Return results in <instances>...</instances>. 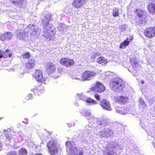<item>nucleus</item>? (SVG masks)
<instances>
[{
	"label": "nucleus",
	"instance_id": "obj_1",
	"mask_svg": "<svg viewBox=\"0 0 155 155\" xmlns=\"http://www.w3.org/2000/svg\"><path fill=\"white\" fill-rule=\"evenodd\" d=\"M89 120L88 126L91 128L99 130V135L101 137H110L113 135V130L112 129L115 127L117 122L113 123L106 119L103 120L98 119L93 116L87 118Z\"/></svg>",
	"mask_w": 155,
	"mask_h": 155
},
{
	"label": "nucleus",
	"instance_id": "obj_2",
	"mask_svg": "<svg viewBox=\"0 0 155 155\" xmlns=\"http://www.w3.org/2000/svg\"><path fill=\"white\" fill-rule=\"evenodd\" d=\"M110 85L112 90L118 93L123 92L125 87L124 81L117 77H114L111 80Z\"/></svg>",
	"mask_w": 155,
	"mask_h": 155
},
{
	"label": "nucleus",
	"instance_id": "obj_3",
	"mask_svg": "<svg viewBox=\"0 0 155 155\" xmlns=\"http://www.w3.org/2000/svg\"><path fill=\"white\" fill-rule=\"evenodd\" d=\"M124 145L117 142H110L108 143L105 148L104 155H116V150L122 149Z\"/></svg>",
	"mask_w": 155,
	"mask_h": 155
},
{
	"label": "nucleus",
	"instance_id": "obj_4",
	"mask_svg": "<svg viewBox=\"0 0 155 155\" xmlns=\"http://www.w3.org/2000/svg\"><path fill=\"white\" fill-rule=\"evenodd\" d=\"M127 98L123 96H120L118 97L116 103L114 104V105L116 108L117 112L119 113L125 115L126 114L129 113L130 111L126 109V107H121L118 106V105L119 104H125L127 101Z\"/></svg>",
	"mask_w": 155,
	"mask_h": 155
},
{
	"label": "nucleus",
	"instance_id": "obj_5",
	"mask_svg": "<svg viewBox=\"0 0 155 155\" xmlns=\"http://www.w3.org/2000/svg\"><path fill=\"white\" fill-rule=\"evenodd\" d=\"M66 145V150L69 155H83V149L80 147L76 148L74 142L67 141Z\"/></svg>",
	"mask_w": 155,
	"mask_h": 155
},
{
	"label": "nucleus",
	"instance_id": "obj_6",
	"mask_svg": "<svg viewBox=\"0 0 155 155\" xmlns=\"http://www.w3.org/2000/svg\"><path fill=\"white\" fill-rule=\"evenodd\" d=\"M56 142L51 140L47 143V147L48 151L51 155H58V150L57 148V144Z\"/></svg>",
	"mask_w": 155,
	"mask_h": 155
},
{
	"label": "nucleus",
	"instance_id": "obj_7",
	"mask_svg": "<svg viewBox=\"0 0 155 155\" xmlns=\"http://www.w3.org/2000/svg\"><path fill=\"white\" fill-rule=\"evenodd\" d=\"M16 36L18 39L25 41L27 42L29 40V34L22 30H18L17 31Z\"/></svg>",
	"mask_w": 155,
	"mask_h": 155
},
{
	"label": "nucleus",
	"instance_id": "obj_8",
	"mask_svg": "<svg viewBox=\"0 0 155 155\" xmlns=\"http://www.w3.org/2000/svg\"><path fill=\"white\" fill-rule=\"evenodd\" d=\"M91 130L90 129L88 130H84L83 133L79 134V137L82 142L86 143L87 142L88 138L92 135Z\"/></svg>",
	"mask_w": 155,
	"mask_h": 155
},
{
	"label": "nucleus",
	"instance_id": "obj_9",
	"mask_svg": "<svg viewBox=\"0 0 155 155\" xmlns=\"http://www.w3.org/2000/svg\"><path fill=\"white\" fill-rule=\"evenodd\" d=\"M96 72L94 71H85L82 74L81 78L82 81H88L91 80L97 74Z\"/></svg>",
	"mask_w": 155,
	"mask_h": 155
},
{
	"label": "nucleus",
	"instance_id": "obj_10",
	"mask_svg": "<svg viewBox=\"0 0 155 155\" xmlns=\"http://www.w3.org/2000/svg\"><path fill=\"white\" fill-rule=\"evenodd\" d=\"M60 63L66 67H71L74 65V61L72 59L68 58H62L60 60Z\"/></svg>",
	"mask_w": 155,
	"mask_h": 155
},
{
	"label": "nucleus",
	"instance_id": "obj_11",
	"mask_svg": "<svg viewBox=\"0 0 155 155\" xmlns=\"http://www.w3.org/2000/svg\"><path fill=\"white\" fill-rule=\"evenodd\" d=\"M99 104L104 110L108 111L112 110L109 101L105 99H101L100 101Z\"/></svg>",
	"mask_w": 155,
	"mask_h": 155
},
{
	"label": "nucleus",
	"instance_id": "obj_12",
	"mask_svg": "<svg viewBox=\"0 0 155 155\" xmlns=\"http://www.w3.org/2000/svg\"><path fill=\"white\" fill-rule=\"evenodd\" d=\"M77 98L79 100H81L82 101H85L87 103L90 104H96L97 103L95 101L90 97H87L82 94H77Z\"/></svg>",
	"mask_w": 155,
	"mask_h": 155
},
{
	"label": "nucleus",
	"instance_id": "obj_13",
	"mask_svg": "<svg viewBox=\"0 0 155 155\" xmlns=\"http://www.w3.org/2000/svg\"><path fill=\"white\" fill-rule=\"evenodd\" d=\"M92 90L98 92H102L105 90V87L101 83L97 81L95 86L92 88Z\"/></svg>",
	"mask_w": 155,
	"mask_h": 155
},
{
	"label": "nucleus",
	"instance_id": "obj_14",
	"mask_svg": "<svg viewBox=\"0 0 155 155\" xmlns=\"http://www.w3.org/2000/svg\"><path fill=\"white\" fill-rule=\"evenodd\" d=\"M137 61V59L134 58H133L130 60L133 68L136 72L138 71L141 68V66L138 63Z\"/></svg>",
	"mask_w": 155,
	"mask_h": 155
},
{
	"label": "nucleus",
	"instance_id": "obj_15",
	"mask_svg": "<svg viewBox=\"0 0 155 155\" xmlns=\"http://www.w3.org/2000/svg\"><path fill=\"white\" fill-rule=\"evenodd\" d=\"M33 77L38 82H43L45 80L42 71L40 70H37L35 71Z\"/></svg>",
	"mask_w": 155,
	"mask_h": 155
},
{
	"label": "nucleus",
	"instance_id": "obj_16",
	"mask_svg": "<svg viewBox=\"0 0 155 155\" xmlns=\"http://www.w3.org/2000/svg\"><path fill=\"white\" fill-rule=\"evenodd\" d=\"M145 35L147 37L151 38L155 35V27H150L146 29L145 31Z\"/></svg>",
	"mask_w": 155,
	"mask_h": 155
},
{
	"label": "nucleus",
	"instance_id": "obj_17",
	"mask_svg": "<svg viewBox=\"0 0 155 155\" xmlns=\"http://www.w3.org/2000/svg\"><path fill=\"white\" fill-rule=\"evenodd\" d=\"M85 2V0H73L72 5L75 8H80L84 5Z\"/></svg>",
	"mask_w": 155,
	"mask_h": 155
},
{
	"label": "nucleus",
	"instance_id": "obj_18",
	"mask_svg": "<svg viewBox=\"0 0 155 155\" xmlns=\"http://www.w3.org/2000/svg\"><path fill=\"white\" fill-rule=\"evenodd\" d=\"M35 60L34 58H30L28 60V62L25 63V66L28 69H32L35 65Z\"/></svg>",
	"mask_w": 155,
	"mask_h": 155
},
{
	"label": "nucleus",
	"instance_id": "obj_19",
	"mask_svg": "<svg viewBox=\"0 0 155 155\" xmlns=\"http://www.w3.org/2000/svg\"><path fill=\"white\" fill-rule=\"evenodd\" d=\"M47 69L51 74L53 75V74L56 71L55 65L52 63H49L47 65Z\"/></svg>",
	"mask_w": 155,
	"mask_h": 155
},
{
	"label": "nucleus",
	"instance_id": "obj_20",
	"mask_svg": "<svg viewBox=\"0 0 155 155\" xmlns=\"http://www.w3.org/2000/svg\"><path fill=\"white\" fill-rule=\"evenodd\" d=\"M63 71V69L61 67H59L57 69V72L56 71L51 76L54 78H57L60 76Z\"/></svg>",
	"mask_w": 155,
	"mask_h": 155
},
{
	"label": "nucleus",
	"instance_id": "obj_21",
	"mask_svg": "<svg viewBox=\"0 0 155 155\" xmlns=\"http://www.w3.org/2000/svg\"><path fill=\"white\" fill-rule=\"evenodd\" d=\"M148 9L149 12L155 14V4L152 3H150L148 6Z\"/></svg>",
	"mask_w": 155,
	"mask_h": 155
},
{
	"label": "nucleus",
	"instance_id": "obj_22",
	"mask_svg": "<svg viewBox=\"0 0 155 155\" xmlns=\"http://www.w3.org/2000/svg\"><path fill=\"white\" fill-rule=\"evenodd\" d=\"M3 56L4 58H10L12 56V54L11 51L9 49H7L5 51H3L2 52Z\"/></svg>",
	"mask_w": 155,
	"mask_h": 155
},
{
	"label": "nucleus",
	"instance_id": "obj_23",
	"mask_svg": "<svg viewBox=\"0 0 155 155\" xmlns=\"http://www.w3.org/2000/svg\"><path fill=\"white\" fill-rule=\"evenodd\" d=\"M97 61L99 64H102V65L106 64L108 62L107 60L104 57L101 56L97 58Z\"/></svg>",
	"mask_w": 155,
	"mask_h": 155
},
{
	"label": "nucleus",
	"instance_id": "obj_24",
	"mask_svg": "<svg viewBox=\"0 0 155 155\" xmlns=\"http://www.w3.org/2000/svg\"><path fill=\"white\" fill-rule=\"evenodd\" d=\"M129 39L128 38H127V39L124 40L122 43H121L119 48H125L126 46L129 45L130 41L129 40Z\"/></svg>",
	"mask_w": 155,
	"mask_h": 155
},
{
	"label": "nucleus",
	"instance_id": "obj_25",
	"mask_svg": "<svg viewBox=\"0 0 155 155\" xmlns=\"http://www.w3.org/2000/svg\"><path fill=\"white\" fill-rule=\"evenodd\" d=\"M42 36L45 38H50L51 35L50 34L49 32L47 31V28H45L43 31Z\"/></svg>",
	"mask_w": 155,
	"mask_h": 155
},
{
	"label": "nucleus",
	"instance_id": "obj_26",
	"mask_svg": "<svg viewBox=\"0 0 155 155\" xmlns=\"http://www.w3.org/2000/svg\"><path fill=\"white\" fill-rule=\"evenodd\" d=\"M23 1V0H11V2L12 3L18 6L21 5Z\"/></svg>",
	"mask_w": 155,
	"mask_h": 155
},
{
	"label": "nucleus",
	"instance_id": "obj_27",
	"mask_svg": "<svg viewBox=\"0 0 155 155\" xmlns=\"http://www.w3.org/2000/svg\"><path fill=\"white\" fill-rule=\"evenodd\" d=\"M19 155H27L28 151L27 150L24 148H21L18 150Z\"/></svg>",
	"mask_w": 155,
	"mask_h": 155
},
{
	"label": "nucleus",
	"instance_id": "obj_28",
	"mask_svg": "<svg viewBox=\"0 0 155 155\" xmlns=\"http://www.w3.org/2000/svg\"><path fill=\"white\" fill-rule=\"evenodd\" d=\"M43 22V25L47 28V27L49 25V22L48 18H47L45 17L44 19L42 20Z\"/></svg>",
	"mask_w": 155,
	"mask_h": 155
},
{
	"label": "nucleus",
	"instance_id": "obj_29",
	"mask_svg": "<svg viewBox=\"0 0 155 155\" xmlns=\"http://www.w3.org/2000/svg\"><path fill=\"white\" fill-rule=\"evenodd\" d=\"M126 151L124 155H134L133 153H134V151L131 150L129 147H126Z\"/></svg>",
	"mask_w": 155,
	"mask_h": 155
},
{
	"label": "nucleus",
	"instance_id": "obj_30",
	"mask_svg": "<svg viewBox=\"0 0 155 155\" xmlns=\"http://www.w3.org/2000/svg\"><path fill=\"white\" fill-rule=\"evenodd\" d=\"M139 106L140 108H144L146 107L145 102L141 98L139 100Z\"/></svg>",
	"mask_w": 155,
	"mask_h": 155
},
{
	"label": "nucleus",
	"instance_id": "obj_31",
	"mask_svg": "<svg viewBox=\"0 0 155 155\" xmlns=\"http://www.w3.org/2000/svg\"><path fill=\"white\" fill-rule=\"evenodd\" d=\"M119 11V10L118 8H114L113 9V16L114 17L118 16L119 15V13H118Z\"/></svg>",
	"mask_w": 155,
	"mask_h": 155
},
{
	"label": "nucleus",
	"instance_id": "obj_32",
	"mask_svg": "<svg viewBox=\"0 0 155 155\" xmlns=\"http://www.w3.org/2000/svg\"><path fill=\"white\" fill-rule=\"evenodd\" d=\"M6 39H11L12 37V34L10 32H7L5 33Z\"/></svg>",
	"mask_w": 155,
	"mask_h": 155
},
{
	"label": "nucleus",
	"instance_id": "obj_33",
	"mask_svg": "<svg viewBox=\"0 0 155 155\" xmlns=\"http://www.w3.org/2000/svg\"><path fill=\"white\" fill-rule=\"evenodd\" d=\"M127 27V25H122L120 26L119 29L121 31L123 32L124 31H126V28Z\"/></svg>",
	"mask_w": 155,
	"mask_h": 155
},
{
	"label": "nucleus",
	"instance_id": "obj_34",
	"mask_svg": "<svg viewBox=\"0 0 155 155\" xmlns=\"http://www.w3.org/2000/svg\"><path fill=\"white\" fill-rule=\"evenodd\" d=\"M81 113V114L85 117L88 116L91 114L90 112L87 110H83Z\"/></svg>",
	"mask_w": 155,
	"mask_h": 155
},
{
	"label": "nucleus",
	"instance_id": "obj_35",
	"mask_svg": "<svg viewBox=\"0 0 155 155\" xmlns=\"http://www.w3.org/2000/svg\"><path fill=\"white\" fill-rule=\"evenodd\" d=\"M136 14L137 16H139L140 18H141L143 16V12L141 10L139 11L138 10H136Z\"/></svg>",
	"mask_w": 155,
	"mask_h": 155
},
{
	"label": "nucleus",
	"instance_id": "obj_36",
	"mask_svg": "<svg viewBox=\"0 0 155 155\" xmlns=\"http://www.w3.org/2000/svg\"><path fill=\"white\" fill-rule=\"evenodd\" d=\"M23 58H30V55L29 52H27L23 54L22 55Z\"/></svg>",
	"mask_w": 155,
	"mask_h": 155
},
{
	"label": "nucleus",
	"instance_id": "obj_37",
	"mask_svg": "<svg viewBox=\"0 0 155 155\" xmlns=\"http://www.w3.org/2000/svg\"><path fill=\"white\" fill-rule=\"evenodd\" d=\"M64 25V24L63 23H58V28L59 31H61V29H63Z\"/></svg>",
	"mask_w": 155,
	"mask_h": 155
},
{
	"label": "nucleus",
	"instance_id": "obj_38",
	"mask_svg": "<svg viewBox=\"0 0 155 155\" xmlns=\"http://www.w3.org/2000/svg\"><path fill=\"white\" fill-rule=\"evenodd\" d=\"M5 35V33L4 34H2L0 35V39L2 41H4L6 39Z\"/></svg>",
	"mask_w": 155,
	"mask_h": 155
},
{
	"label": "nucleus",
	"instance_id": "obj_39",
	"mask_svg": "<svg viewBox=\"0 0 155 155\" xmlns=\"http://www.w3.org/2000/svg\"><path fill=\"white\" fill-rule=\"evenodd\" d=\"M17 152L15 151H11L9 152L7 154V155H17Z\"/></svg>",
	"mask_w": 155,
	"mask_h": 155
},
{
	"label": "nucleus",
	"instance_id": "obj_40",
	"mask_svg": "<svg viewBox=\"0 0 155 155\" xmlns=\"http://www.w3.org/2000/svg\"><path fill=\"white\" fill-rule=\"evenodd\" d=\"M71 77L72 78V79H77V80H78L80 81H82V79H81V78H78V77H77L76 76H71Z\"/></svg>",
	"mask_w": 155,
	"mask_h": 155
},
{
	"label": "nucleus",
	"instance_id": "obj_41",
	"mask_svg": "<svg viewBox=\"0 0 155 155\" xmlns=\"http://www.w3.org/2000/svg\"><path fill=\"white\" fill-rule=\"evenodd\" d=\"M71 77L72 78V79H77V80H78L80 81H82V79H81V78H78V77H77L76 76H71Z\"/></svg>",
	"mask_w": 155,
	"mask_h": 155
},
{
	"label": "nucleus",
	"instance_id": "obj_42",
	"mask_svg": "<svg viewBox=\"0 0 155 155\" xmlns=\"http://www.w3.org/2000/svg\"><path fill=\"white\" fill-rule=\"evenodd\" d=\"M32 94H30L28 95V96L26 97L25 99L27 100H29L32 98Z\"/></svg>",
	"mask_w": 155,
	"mask_h": 155
},
{
	"label": "nucleus",
	"instance_id": "obj_43",
	"mask_svg": "<svg viewBox=\"0 0 155 155\" xmlns=\"http://www.w3.org/2000/svg\"><path fill=\"white\" fill-rule=\"evenodd\" d=\"M94 97L97 100L99 101L100 100V96L98 94H95L94 95Z\"/></svg>",
	"mask_w": 155,
	"mask_h": 155
},
{
	"label": "nucleus",
	"instance_id": "obj_44",
	"mask_svg": "<svg viewBox=\"0 0 155 155\" xmlns=\"http://www.w3.org/2000/svg\"><path fill=\"white\" fill-rule=\"evenodd\" d=\"M4 134L7 135L8 134V131L7 130H5L4 131Z\"/></svg>",
	"mask_w": 155,
	"mask_h": 155
},
{
	"label": "nucleus",
	"instance_id": "obj_45",
	"mask_svg": "<svg viewBox=\"0 0 155 155\" xmlns=\"http://www.w3.org/2000/svg\"><path fill=\"white\" fill-rule=\"evenodd\" d=\"M25 120H26V121H22V122H23V123H25V124H28V121H27V120H28V119L27 118H25Z\"/></svg>",
	"mask_w": 155,
	"mask_h": 155
},
{
	"label": "nucleus",
	"instance_id": "obj_46",
	"mask_svg": "<svg viewBox=\"0 0 155 155\" xmlns=\"http://www.w3.org/2000/svg\"><path fill=\"white\" fill-rule=\"evenodd\" d=\"M133 38V37L132 36H130L129 38H128L129 39V40L130 41V42L132 40Z\"/></svg>",
	"mask_w": 155,
	"mask_h": 155
},
{
	"label": "nucleus",
	"instance_id": "obj_47",
	"mask_svg": "<svg viewBox=\"0 0 155 155\" xmlns=\"http://www.w3.org/2000/svg\"><path fill=\"white\" fill-rule=\"evenodd\" d=\"M3 54H2V53H0V59L2 58V57H3Z\"/></svg>",
	"mask_w": 155,
	"mask_h": 155
},
{
	"label": "nucleus",
	"instance_id": "obj_48",
	"mask_svg": "<svg viewBox=\"0 0 155 155\" xmlns=\"http://www.w3.org/2000/svg\"><path fill=\"white\" fill-rule=\"evenodd\" d=\"M31 91H33V92L34 93H35V92L37 91V90H36V89L35 88V89H33V90H32Z\"/></svg>",
	"mask_w": 155,
	"mask_h": 155
},
{
	"label": "nucleus",
	"instance_id": "obj_49",
	"mask_svg": "<svg viewBox=\"0 0 155 155\" xmlns=\"http://www.w3.org/2000/svg\"><path fill=\"white\" fill-rule=\"evenodd\" d=\"M2 150V145L1 143H0V151H1Z\"/></svg>",
	"mask_w": 155,
	"mask_h": 155
},
{
	"label": "nucleus",
	"instance_id": "obj_50",
	"mask_svg": "<svg viewBox=\"0 0 155 155\" xmlns=\"http://www.w3.org/2000/svg\"><path fill=\"white\" fill-rule=\"evenodd\" d=\"M153 147H154V148L155 149V143L154 142H153Z\"/></svg>",
	"mask_w": 155,
	"mask_h": 155
},
{
	"label": "nucleus",
	"instance_id": "obj_51",
	"mask_svg": "<svg viewBox=\"0 0 155 155\" xmlns=\"http://www.w3.org/2000/svg\"><path fill=\"white\" fill-rule=\"evenodd\" d=\"M59 0H53V1L54 2L56 3L58 2Z\"/></svg>",
	"mask_w": 155,
	"mask_h": 155
},
{
	"label": "nucleus",
	"instance_id": "obj_52",
	"mask_svg": "<svg viewBox=\"0 0 155 155\" xmlns=\"http://www.w3.org/2000/svg\"><path fill=\"white\" fill-rule=\"evenodd\" d=\"M75 106H78V104L77 102L76 103H75Z\"/></svg>",
	"mask_w": 155,
	"mask_h": 155
},
{
	"label": "nucleus",
	"instance_id": "obj_53",
	"mask_svg": "<svg viewBox=\"0 0 155 155\" xmlns=\"http://www.w3.org/2000/svg\"><path fill=\"white\" fill-rule=\"evenodd\" d=\"M34 155H43L41 154V153H37L36 154H35Z\"/></svg>",
	"mask_w": 155,
	"mask_h": 155
},
{
	"label": "nucleus",
	"instance_id": "obj_54",
	"mask_svg": "<svg viewBox=\"0 0 155 155\" xmlns=\"http://www.w3.org/2000/svg\"><path fill=\"white\" fill-rule=\"evenodd\" d=\"M144 82L143 81H142V82H142V84H144Z\"/></svg>",
	"mask_w": 155,
	"mask_h": 155
},
{
	"label": "nucleus",
	"instance_id": "obj_55",
	"mask_svg": "<svg viewBox=\"0 0 155 155\" xmlns=\"http://www.w3.org/2000/svg\"><path fill=\"white\" fill-rule=\"evenodd\" d=\"M2 51L0 50V53H2Z\"/></svg>",
	"mask_w": 155,
	"mask_h": 155
},
{
	"label": "nucleus",
	"instance_id": "obj_56",
	"mask_svg": "<svg viewBox=\"0 0 155 155\" xmlns=\"http://www.w3.org/2000/svg\"><path fill=\"white\" fill-rule=\"evenodd\" d=\"M128 71H130V72H131V70H129V69H128Z\"/></svg>",
	"mask_w": 155,
	"mask_h": 155
},
{
	"label": "nucleus",
	"instance_id": "obj_57",
	"mask_svg": "<svg viewBox=\"0 0 155 155\" xmlns=\"http://www.w3.org/2000/svg\"><path fill=\"white\" fill-rule=\"evenodd\" d=\"M140 125L142 127H143L142 126H141V124H140Z\"/></svg>",
	"mask_w": 155,
	"mask_h": 155
}]
</instances>
